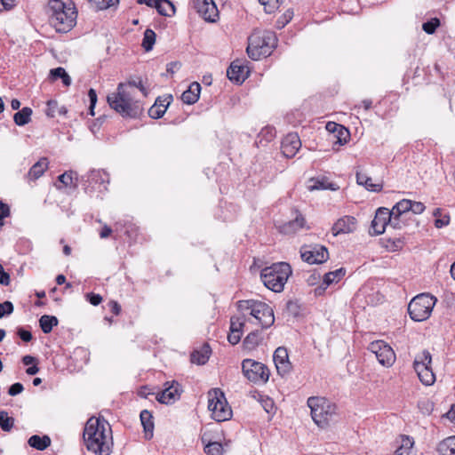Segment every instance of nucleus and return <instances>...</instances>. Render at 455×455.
I'll return each instance as SVG.
<instances>
[{
  "label": "nucleus",
  "instance_id": "obj_8",
  "mask_svg": "<svg viewBox=\"0 0 455 455\" xmlns=\"http://www.w3.org/2000/svg\"><path fill=\"white\" fill-rule=\"evenodd\" d=\"M436 302L437 299L430 293L418 294L408 305L410 317L415 322H422L428 319Z\"/></svg>",
  "mask_w": 455,
  "mask_h": 455
},
{
  "label": "nucleus",
  "instance_id": "obj_2",
  "mask_svg": "<svg viewBox=\"0 0 455 455\" xmlns=\"http://www.w3.org/2000/svg\"><path fill=\"white\" fill-rule=\"evenodd\" d=\"M127 85L138 88L144 96L148 95V91L141 79L138 82L132 80L128 84H118L116 92L108 94L107 101L109 107L123 118L137 119L142 115L143 108L139 101L133 100L131 93L126 90Z\"/></svg>",
  "mask_w": 455,
  "mask_h": 455
},
{
  "label": "nucleus",
  "instance_id": "obj_16",
  "mask_svg": "<svg viewBox=\"0 0 455 455\" xmlns=\"http://www.w3.org/2000/svg\"><path fill=\"white\" fill-rule=\"evenodd\" d=\"M196 12L207 22H215L219 11L213 0H194Z\"/></svg>",
  "mask_w": 455,
  "mask_h": 455
},
{
  "label": "nucleus",
  "instance_id": "obj_34",
  "mask_svg": "<svg viewBox=\"0 0 455 455\" xmlns=\"http://www.w3.org/2000/svg\"><path fill=\"white\" fill-rule=\"evenodd\" d=\"M275 137V129L272 126H266L261 129L258 134V138L255 140L257 147L266 146L267 143L270 142Z\"/></svg>",
  "mask_w": 455,
  "mask_h": 455
},
{
  "label": "nucleus",
  "instance_id": "obj_49",
  "mask_svg": "<svg viewBox=\"0 0 455 455\" xmlns=\"http://www.w3.org/2000/svg\"><path fill=\"white\" fill-rule=\"evenodd\" d=\"M312 189H331V190H336L337 188H335V184L329 182L326 178H323L321 180L318 179V180H316L315 181V184L312 187Z\"/></svg>",
  "mask_w": 455,
  "mask_h": 455
},
{
  "label": "nucleus",
  "instance_id": "obj_37",
  "mask_svg": "<svg viewBox=\"0 0 455 455\" xmlns=\"http://www.w3.org/2000/svg\"><path fill=\"white\" fill-rule=\"evenodd\" d=\"M437 451L440 455H455V435L439 443Z\"/></svg>",
  "mask_w": 455,
  "mask_h": 455
},
{
  "label": "nucleus",
  "instance_id": "obj_58",
  "mask_svg": "<svg viewBox=\"0 0 455 455\" xmlns=\"http://www.w3.org/2000/svg\"><path fill=\"white\" fill-rule=\"evenodd\" d=\"M24 390V386L20 382H16L11 385L8 388V395L11 396H15L22 393Z\"/></svg>",
  "mask_w": 455,
  "mask_h": 455
},
{
  "label": "nucleus",
  "instance_id": "obj_35",
  "mask_svg": "<svg viewBox=\"0 0 455 455\" xmlns=\"http://www.w3.org/2000/svg\"><path fill=\"white\" fill-rule=\"evenodd\" d=\"M356 181L359 185L363 186L367 190L371 192H380L383 188L382 184L372 183L371 178L364 173L356 172Z\"/></svg>",
  "mask_w": 455,
  "mask_h": 455
},
{
  "label": "nucleus",
  "instance_id": "obj_44",
  "mask_svg": "<svg viewBox=\"0 0 455 455\" xmlns=\"http://www.w3.org/2000/svg\"><path fill=\"white\" fill-rule=\"evenodd\" d=\"M441 26V20L439 18L435 17L427 20L422 24V29L428 35H433L435 33L436 29Z\"/></svg>",
  "mask_w": 455,
  "mask_h": 455
},
{
  "label": "nucleus",
  "instance_id": "obj_11",
  "mask_svg": "<svg viewBox=\"0 0 455 455\" xmlns=\"http://www.w3.org/2000/svg\"><path fill=\"white\" fill-rule=\"evenodd\" d=\"M431 363L432 355L427 349L423 350L421 354L417 355L413 362V368L419 380L425 386H431L435 381V375L433 372Z\"/></svg>",
  "mask_w": 455,
  "mask_h": 455
},
{
  "label": "nucleus",
  "instance_id": "obj_48",
  "mask_svg": "<svg viewBox=\"0 0 455 455\" xmlns=\"http://www.w3.org/2000/svg\"><path fill=\"white\" fill-rule=\"evenodd\" d=\"M245 324V316H232L230 318V328L229 331L242 332L243 328Z\"/></svg>",
  "mask_w": 455,
  "mask_h": 455
},
{
  "label": "nucleus",
  "instance_id": "obj_45",
  "mask_svg": "<svg viewBox=\"0 0 455 455\" xmlns=\"http://www.w3.org/2000/svg\"><path fill=\"white\" fill-rule=\"evenodd\" d=\"M334 136L337 139L334 144L338 143L340 146L345 145L350 138V132L344 125L340 124Z\"/></svg>",
  "mask_w": 455,
  "mask_h": 455
},
{
  "label": "nucleus",
  "instance_id": "obj_19",
  "mask_svg": "<svg viewBox=\"0 0 455 455\" xmlns=\"http://www.w3.org/2000/svg\"><path fill=\"white\" fill-rule=\"evenodd\" d=\"M347 270L345 267H339L334 271L325 273L323 276V282L320 285L315 288L314 294L316 297L323 296L326 289L332 283H339L346 275Z\"/></svg>",
  "mask_w": 455,
  "mask_h": 455
},
{
  "label": "nucleus",
  "instance_id": "obj_7",
  "mask_svg": "<svg viewBox=\"0 0 455 455\" xmlns=\"http://www.w3.org/2000/svg\"><path fill=\"white\" fill-rule=\"evenodd\" d=\"M237 308L240 311L250 310V315L259 321L263 329L272 326L275 323L273 308L263 301L255 299L239 300Z\"/></svg>",
  "mask_w": 455,
  "mask_h": 455
},
{
  "label": "nucleus",
  "instance_id": "obj_9",
  "mask_svg": "<svg viewBox=\"0 0 455 455\" xmlns=\"http://www.w3.org/2000/svg\"><path fill=\"white\" fill-rule=\"evenodd\" d=\"M208 409L216 421L222 422L231 419L232 409L220 388L211 389L208 392Z\"/></svg>",
  "mask_w": 455,
  "mask_h": 455
},
{
  "label": "nucleus",
  "instance_id": "obj_43",
  "mask_svg": "<svg viewBox=\"0 0 455 455\" xmlns=\"http://www.w3.org/2000/svg\"><path fill=\"white\" fill-rule=\"evenodd\" d=\"M301 306L298 299H289L284 307V311L292 317H298L300 314Z\"/></svg>",
  "mask_w": 455,
  "mask_h": 455
},
{
  "label": "nucleus",
  "instance_id": "obj_30",
  "mask_svg": "<svg viewBox=\"0 0 455 455\" xmlns=\"http://www.w3.org/2000/svg\"><path fill=\"white\" fill-rule=\"evenodd\" d=\"M48 159L46 157L41 158L35 164L31 166L28 172V178L30 180H36L40 178L48 168Z\"/></svg>",
  "mask_w": 455,
  "mask_h": 455
},
{
  "label": "nucleus",
  "instance_id": "obj_1",
  "mask_svg": "<svg viewBox=\"0 0 455 455\" xmlns=\"http://www.w3.org/2000/svg\"><path fill=\"white\" fill-rule=\"evenodd\" d=\"M83 439L86 449L95 455H110L113 452L112 429L103 417H91L86 421Z\"/></svg>",
  "mask_w": 455,
  "mask_h": 455
},
{
  "label": "nucleus",
  "instance_id": "obj_39",
  "mask_svg": "<svg viewBox=\"0 0 455 455\" xmlns=\"http://www.w3.org/2000/svg\"><path fill=\"white\" fill-rule=\"evenodd\" d=\"M58 323L59 320L54 315H44L39 319V326L44 334L50 333Z\"/></svg>",
  "mask_w": 455,
  "mask_h": 455
},
{
  "label": "nucleus",
  "instance_id": "obj_23",
  "mask_svg": "<svg viewBox=\"0 0 455 455\" xmlns=\"http://www.w3.org/2000/svg\"><path fill=\"white\" fill-rule=\"evenodd\" d=\"M172 100L173 97L172 94L157 97L154 105L148 109V116L153 119L161 118Z\"/></svg>",
  "mask_w": 455,
  "mask_h": 455
},
{
  "label": "nucleus",
  "instance_id": "obj_13",
  "mask_svg": "<svg viewBox=\"0 0 455 455\" xmlns=\"http://www.w3.org/2000/svg\"><path fill=\"white\" fill-rule=\"evenodd\" d=\"M368 349L375 354L379 363L390 367L395 362V354L393 348L384 340H375L370 343Z\"/></svg>",
  "mask_w": 455,
  "mask_h": 455
},
{
  "label": "nucleus",
  "instance_id": "obj_28",
  "mask_svg": "<svg viewBox=\"0 0 455 455\" xmlns=\"http://www.w3.org/2000/svg\"><path fill=\"white\" fill-rule=\"evenodd\" d=\"M305 218L302 214L299 213L294 220L285 222L280 226L279 230L283 234H292L302 228L305 225Z\"/></svg>",
  "mask_w": 455,
  "mask_h": 455
},
{
  "label": "nucleus",
  "instance_id": "obj_10",
  "mask_svg": "<svg viewBox=\"0 0 455 455\" xmlns=\"http://www.w3.org/2000/svg\"><path fill=\"white\" fill-rule=\"evenodd\" d=\"M242 372L254 384H266L270 376V371L266 364L249 358L242 361Z\"/></svg>",
  "mask_w": 455,
  "mask_h": 455
},
{
  "label": "nucleus",
  "instance_id": "obj_12",
  "mask_svg": "<svg viewBox=\"0 0 455 455\" xmlns=\"http://www.w3.org/2000/svg\"><path fill=\"white\" fill-rule=\"evenodd\" d=\"M80 182L84 191L89 196H92L97 191L107 190L106 183L108 180L107 173L99 170H92L88 174L82 176Z\"/></svg>",
  "mask_w": 455,
  "mask_h": 455
},
{
  "label": "nucleus",
  "instance_id": "obj_56",
  "mask_svg": "<svg viewBox=\"0 0 455 455\" xmlns=\"http://www.w3.org/2000/svg\"><path fill=\"white\" fill-rule=\"evenodd\" d=\"M18 337L24 342L28 343L33 339V335L30 331L23 327H18L16 331Z\"/></svg>",
  "mask_w": 455,
  "mask_h": 455
},
{
  "label": "nucleus",
  "instance_id": "obj_22",
  "mask_svg": "<svg viewBox=\"0 0 455 455\" xmlns=\"http://www.w3.org/2000/svg\"><path fill=\"white\" fill-rule=\"evenodd\" d=\"M137 3L155 7L162 16L171 17L175 14V5L169 0H137Z\"/></svg>",
  "mask_w": 455,
  "mask_h": 455
},
{
  "label": "nucleus",
  "instance_id": "obj_38",
  "mask_svg": "<svg viewBox=\"0 0 455 455\" xmlns=\"http://www.w3.org/2000/svg\"><path fill=\"white\" fill-rule=\"evenodd\" d=\"M33 111L28 107H24L13 116V121L18 126H24L31 121Z\"/></svg>",
  "mask_w": 455,
  "mask_h": 455
},
{
  "label": "nucleus",
  "instance_id": "obj_17",
  "mask_svg": "<svg viewBox=\"0 0 455 455\" xmlns=\"http://www.w3.org/2000/svg\"><path fill=\"white\" fill-rule=\"evenodd\" d=\"M277 373L283 377L289 374L292 370V364L289 360L288 350L284 347H277L273 355Z\"/></svg>",
  "mask_w": 455,
  "mask_h": 455
},
{
  "label": "nucleus",
  "instance_id": "obj_6",
  "mask_svg": "<svg viewBox=\"0 0 455 455\" xmlns=\"http://www.w3.org/2000/svg\"><path fill=\"white\" fill-rule=\"evenodd\" d=\"M314 422L321 427L329 425L337 415V405L325 397L311 396L307 399Z\"/></svg>",
  "mask_w": 455,
  "mask_h": 455
},
{
  "label": "nucleus",
  "instance_id": "obj_3",
  "mask_svg": "<svg viewBox=\"0 0 455 455\" xmlns=\"http://www.w3.org/2000/svg\"><path fill=\"white\" fill-rule=\"evenodd\" d=\"M48 9L50 24L58 33H68L76 26L77 10L73 1L49 0Z\"/></svg>",
  "mask_w": 455,
  "mask_h": 455
},
{
  "label": "nucleus",
  "instance_id": "obj_15",
  "mask_svg": "<svg viewBox=\"0 0 455 455\" xmlns=\"http://www.w3.org/2000/svg\"><path fill=\"white\" fill-rule=\"evenodd\" d=\"M164 387V389L158 393L156 397L160 403L172 404L180 398L183 389L178 381L166 382Z\"/></svg>",
  "mask_w": 455,
  "mask_h": 455
},
{
  "label": "nucleus",
  "instance_id": "obj_57",
  "mask_svg": "<svg viewBox=\"0 0 455 455\" xmlns=\"http://www.w3.org/2000/svg\"><path fill=\"white\" fill-rule=\"evenodd\" d=\"M86 300L92 306H98L102 302L101 295L94 292H88L85 294Z\"/></svg>",
  "mask_w": 455,
  "mask_h": 455
},
{
  "label": "nucleus",
  "instance_id": "obj_5",
  "mask_svg": "<svg viewBox=\"0 0 455 455\" xmlns=\"http://www.w3.org/2000/svg\"><path fill=\"white\" fill-rule=\"evenodd\" d=\"M277 44V37L273 31L255 32L248 38L247 54L252 60L269 56Z\"/></svg>",
  "mask_w": 455,
  "mask_h": 455
},
{
  "label": "nucleus",
  "instance_id": "obj_41",
  "mask_svg": "<svg viewBox=\"0 0 455 455\" xmlns=\"http://www.w3.org/2000/svg\"><path fill=\"white\" fill-rule=\"evenodd\" d=\"M156 32L151 28H147L143 35V39H142V43H141L142 48L146 52H150L154 47V44L156 43Z\"/></svg>",
  "mask_w": 455,
  "mask_h": 455
},
{
  "label": "nucleus",
  "instance_id": "obj_53",
  "mask_svg": "<svg viewBox=\"0 0 455 455\" xmlns=\"http://www.w3.org/2000/svg\"><path fill=\"white\" fill-rule=\"evenodd\" d=\"M57 109H58V101L56 100H49L46 102L45 115L48 117L53 118L56 115Z\"/></svg>",
  "mask_w": 455,
  "mask_h": 455
},
{
  "label": "nucleus",
  "instance_id": "obj_47",
  "mask_svg": "<svg viewBox=\"0 0 455 455\" xmlns=\"http://www.w3.org/2000/svg\"><path fill=\"white\" fill-rule=\"evenodd\" d=\"M204 450L207 455H222L224 451L223 446L220 442H209Z\"/></svg>",
  "mask_w": 455,
  "mask_h": 455
},
{
  "label": "nucleus",
  "instance_id": "obj_27",
  "mask_svg": "<svg viewBox=\"0 0 455 455\" xmlns=\"http://www.w3.org/2000/svg\"><path fill=\"white\" fill-rule=\"evenodd\" d=\"M140 418L144 428V437L146 440H150L153 437L155 427L152 413L148 410H143L140 411Z\"/></svg>",
  "mask_w": 455,
  "mask_h": 455
},
{
  "label": "nucleus",
  "instance_id": "obj_54",
  "mask_svg": "<svg viewBox=\"0 0 455 455\" xmlns=\"http://www.w3.org/2000/svg\"><path fill=\"white\" fill-rule=\"evenodd\" d=\"M14 310L13 304L6 300L3 303H0V319L3 318L5 315H11Z\"/></svg>",
  "mask_w": 455,
  "mask_h": 455
},
{
  "label": "nucleus",
  "instance_id": "obj_36",
  "mask_svg": "<svg viewBox=\"0 0 455 455\" xmlns=\"http://www.w3.org/2000/svg\"><path fill=\"white\" fill-rule=\"evenodd\" d=\"M414 440L409 435H401L400 445L395 449L394 455H411Z\"/></svg>",
  "mask_w": 455,
  "mask_h": 455
},
{
  "label": "nucleus",
  "instance_id": "obj_63",
  "mask_svg": "<svg viewBox=\"0 0 455 455\" xmlns=\"http://www.w3.org/2000/svg\"><path fill=\"white\" fill-rule=\"evenodd\" d=\"M425 209L426 207L423 203L411 201V208L410 211H411L414 214H420L425 211Z\"/></svg>",
  "mask_w": 455,
  "mask_h": 455
},
{
  "label": "nucleus",
  "instance_id": "obj_60",
  "mask_svg": "<svg viewBox=\"0 0 455 455\" xmlns=\"http://www.w3.org/2000/svg\"><path fill=\"white\" fill-rule=\"evenodd\" d=\"M396 208L400 209L403 212H410V209L411 208V200L409 199H402L398 203L395 204Z\"/></svg>",
  "mask_w": 455,
  "mask_h": 455
},
{
  "label": "nucleus",
  "instance_id": "obj_50",
  "mask_svg": "<svg viewBox=\"0 0 455 455\" xmlns=\"http://www.w3.org/2000/svg\"><path fill=\"white\" fill-rule=\"evenodd\" d=\"M93 3L99 10H105L116 6L119 0H89Z\"/></svg>",
  "mask_w": 455,
  "mask_h": 455
},
{
  "label": "nucleus",
  "instance_id": "obj_21",
  "mask_svg": "<svg viewBox=\"0 0 455 455\" xmlns=\"http://www.w3.org/2000/svg\"><path fill=\"white\" fill-rule=\"evenodd\" d=\"M301 147L299 135L295 132L288 133L281 142V150L286 158H292Z\"/></svg>",
  "mask_w": 455,
  "mask_h": 455
},
{
  "label": "nucleus",
  "instance_id": "obj_18",
  "mask_svg": "<svg viewBox=\"0 0 455 455\" xmlns=\"http://www.w3.org/2000/svg\"><path fill=\"white\" fill-rule=\"evenodd\" d=\"M388 221H390L389 209L386 207L378 208L371 224L370 235H379L383 234Z\"/></svg>",
  "mask_w": 455,
  "mask_h": 455
},
{
  "label": "nucleus",
  "instance_id": "obj_59",
  "mask_svg": "<svg viewBox=\"0 0 455 455\" xmlns=\"http://www.w3.org/2000/svg\"><path fill=\"white\" fill-rule=\"evenodd\" d=\"M106 119H107V116H105V115L100 116L98 118H96L92 122V125L90 126L91 131L93 133L97 132L100 130V128L101 127V125L103 124V123L105 122Z\"/></svg>",
  "mask_w": 455,
  "mask_h": 455
},
{
  "label": "nucleus",
  "instance_id": "obj_64",
  "mask_svg": "<svg viewBox=\"0 0 455 455\" xmlns=\"http://www.w3.org/2000/svg\"><path fill=\"white\" fill-rule=\"evenodd\" d=\"M450 223V216L443 215V217L436 218L435 220V226L437 228H442Z\"/></svg>",
  "mask_w": 455,
  "mask_h": 455
},
{
  "label": "nucleus",
  "instance_id": "obj_61",
  "mask_svg": "<svg viewBox=\"0 0 455 455\" xmlns=\"http://www.w3.org/2000/svg\"><path fill=\"white\" fill-rule=\"evenodd\" d=\"M11 282V276L9 273H7L4 269L3 265L0 263V284L7 286L10 284Z\"/></svg>",
  "mask_w": 455,
  "mask_h": 455
},
{
  "label": "nucleus",
  "instance_id": "obj_40",
  "mask_svg": "<svg viewBox=\"0 0 455 455\" xmlns=\"http://www.w3.org/2000/svg\"><path fill=\"white\" fill-rule=\"evenodd\" d=\"M384 247L389 251H397L404 245V239L402 237L382 238Z\"/></svg>",
  "mask_w": 455,
  "mask_h": 455
},
{
  "label": "nucleus",
  "instance_id": "obj_55",
  "mask_svg": "<svg viewBox=\"0 0 455 455\" xmlns=\"http://www.w3.org/2000/svg\"><path fill=\"white\" fill-rule=\"evenodd\" d=\"M11 215V209L8 204L0 201V227L4 226V219Z\"/></svg>",
  "mask_w": 455,
  "mask_h": 455
},
{
  "label": "nucleus",
  "instance_id": "obj_26",
  "mask_svg": "<svg viewBox=\"0 0 455 455\" xmlns=\"http://www.w3.org/2000/svg\"><path fill=\"white\" fill-rule=\"evenodd\" d=\"M201 85L197 82L190 84L188 88L181 94V100L188 105H193L199 100Z\"/></svg>",
  "mask_w": 455,
  "mask_h": 455
},
{
  "label": "nucleus",
  "instance_id": "obj_62",
  "mask_svg": "<svg viewBox=\"0 0 455 455\" xmlns=\"http://www.w3.org/2000/svg\"><path fill=\"white\" fill-rule=\"evenodd\" d=\"M108 307L110 312L115 315H119L122 311L121 305L116 300H110L108 303Z\"/></svg>",
  "mask_w": 455,
  "mask_h": 455
},
{
  "label": "nucleus",
  "instance_id": "obj_51",
  "mask_svg": "<svg viewBox=\"0 0 455 455\" xmlns=\"http://www.w3.org/2000/svg\"><path fill=\"white\" fill-rule=\"evenodd\" d=\"M259 4L264 6V10L267 13L275 12L281 5L276 4L274 0H259Z\"/></svg>",
  "mask_w": 455,
  "mask_h": 455
},
{
  "label": "nucleus",
  "instance_id": "obj_52",
  "mask_svg": "<svg viewBox=\"0 0 455 455\" xmlns=\"http://www.w3.org/2000/svg\"><path fill=\"white\" fill-rule=\"evenodd\" d=\"M88 98H89V101H90L88 114L93 116L95 115L94 108H95V106H96V103L98 100L97 92L93 88L89 89Z\"/></svg>",
  "mask_w": 455,
  "mask_h": 455
},
{
  "label": "nucleus",
  "instance_id": "obj_33",
  "mask_svg": "<svg viewBox=\"0 0 455 455\" xmlns=\"http://www.w3.org/2000/svg\"><path fill=\"white\" fill-rule=\"evenodd\" d=\"M51 438L46 435L42 436L38 435H33L28 440V445L38 451L46 450L51 445Z\"/></svg>",
  "mask_w": 455,
  "mask_h": 455
},
{
  "label": "nucleus",
  "instance_id": "obj_20",
  "mask_svg": "<svg viewBox=\"0 0 455 455\" xmlns=\"http://www.w3.org/2000/svg\"><path fill=\"white\" fill-rule=\"evenodd\" d=\"M249 68L240 60L231 62L227 69L228 78L236 84H242L249 76Z\"/></svg>",
  "mask_w": 455,
  "mask_h": 455
},
{
  "label": "nucleus",
  "instance_id": "obj_29",
  "mask_svg": "<svg viewBox=\"0 0 455 455\" xmlns=\"http://www.w3.org/2000/svg\"><path fill=\"white\" fill-rule=\"evenodd\" d=\"M58 181L61 183V185H56V188L59 190L68 187H73L74 188H76L78 186L77 172L74 171L65 172L64 173L58 176Z\"/></svg>",
  "mask_w": 455,
  "mask_h": 455
},
{
  "label": "nucleus",
  "instance_id": "obj_25",
  "mask_svg": "<svg viewBox=\"0 0 455 455\" xmlns=\"http://www.w3.org/2000/svg\"><path fill=\"white\" fill-rule=\"evenodd\" d=\"M212 354V348L210 345L205 342L202 345L200 349H195L190 355V361L193 363H196L198 365L205 364Z\"/></svg>",
  "mask_w": 455,
  "mask_h": 455
},
{
  "label": "nucleus",
  "instance_id": "obj_4",
  "mask_svg": "<svg viewBox=\"0 0 455 455\" xmlns=\"http://www.w3.org/2000/svg\"><path fill=\"white\" fill-rule=\"evenodd\" d=\"M291 274V265L281 261L262 268L260 279L267 289L274 292H281L283 291L284 285Z\"/></svg>",
  "mask_w": 455,
  "mask_h": 455
},
{
  "label": "nucleus",
  "instance_id": "obj_32",
  "mask_svg": "<svg viewBox=\"0 0 455 455\" xmlns=\"http://www.w3.org/2000/svg\"><path fill=\"white\" fill-rule=\"evenodd\" d=\"M263 336L260 331H251L243 339V347L247 350L255 349L262 341Z\"/></svg>",
  "mask_w": 455,
  "mask_h": 455
},
{
  "label": "nucleus",
  "instance_id": "obj_14",
  "mask_svg": "<svg viewBox=\"0 0 455 455\" xmlns=\"http://www.w3.org/2000/svg\"><path fill=\"white\" fill-rule=\"evenodd\" d=\"M301 259L309 264H322L329 259V252L324 245H304L300 249Z\"/></svg>",
  "mask_w": 455,
  "mask_h": 455
},
{
  "label": "nucleus",
  "instance_id": "obj_24",
  "mask_svg": "<svg viewBox=\"0 0 455 455\" xmlns=\"http://www.w3.org/2000/svg\"><path fill=\"white\" fill-rule=\"evenodd\" d=\"M357 220L353 216H344L339 219L332 226V234L338 235L339 234L352 233L356 229Z\"/></svg>",
  "mask_w": 455,
  "mask_h": 455
},
{
  "label": "nucleus",
  "instance_id": "obj_46",
  "mask_svg": "<svg viewBox=\"0 0 455 455\" xmlns=\"http://www.w3.org/2000/svg\"><path fill=\"white\" fill-rule=\"evenodd\" d=\"M294 12L292 8H289L283 13L275 22V28L278 29L283 28L293 18Z\"/></svg>",
  "mask_w": 455,
  "mask_h": 455
},
{
  "label": "nucleus",
  "instance_id": "obj_31",
  "mask_svg": "<svg viewBox=\"0 0 455 455\" xmlns=\"http://www.w3.org/2000/svg\"><path fill=\"white\" fill-rule=\"evenodd\" d=\"M48 79L52 82V83H54L56 82L58 79H61L62 81V84L65 87H68L70 86L71 84V77L69 76V75L67 73V71L65 70L64 68L62 67H58V68H52L50 70V73H49V76H48Z\"/></svg>",
  "mask_w": 455,
  "mask_h": 455
},
{
  "label": "nucleus",
  "instance_id": "obj_42",
  "mask_svg": "<svg viewBox=\"0 0 455 455\" xmlns=\"http://www.w3.org/2000/svg\"><path fill=\"white\" fill-rule=\"evenodd\" d=\"M14 426V419L8 416L5 411H0V427L4 432H10Z\"/></svg>",
  "mask_w": 455,
  "mask_h": 455
}]
</instances>
